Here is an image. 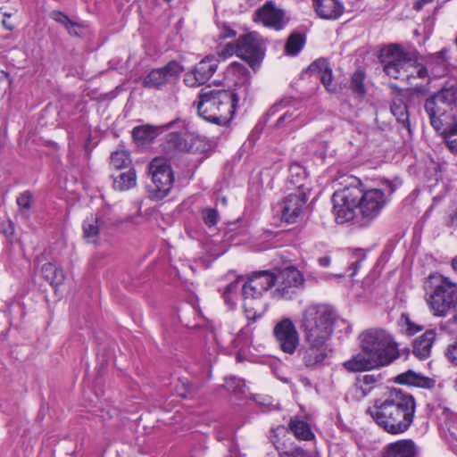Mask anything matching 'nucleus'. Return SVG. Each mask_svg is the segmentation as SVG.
I'll list each match as a JSON object with an SVG mask.
<instances>
[{
    "label": "nucleus",
    "instance_id": "f257e3e1",
    "mask_svg": "<svg viewBox=\"0 0 457 457\" xmlns=\"http://www.w3.org/2000/svg\"><path fill=\"white\" fill-rule=\"evenodd\" d=\"M377 425L390 435L405 433L412 425L416 401L413 395L398 388L388 391L384 399H378L367 410Z\"/></svg>",
    "mask_w": 457,
    "mask_h": 457
},
{
    "label": "nucleus",
    "instance_id": "f03ea898",
    "mask_svg": "<svg viewBox=\"0 0 457 457\" xmlns=\"http://www.w3.org/2000/svg\"><path fill=\"white\" fill-rule=\"evenodd\" d=\"M237 103V94L233 90L205 87L200 91L198 100L194 104L198 115L204 120L228 126L234 117Z\"/></svg>",
    "mask_w": 457,
    "mask_h": 457
},
{
    "label": "nucleus",
    "instance_id": "7ed1b4c3",
    "mask_svg": "<svg viewBox=\"0 0 457 457\" xmlns=\"http://www.w3.org/2000/svg\"><path fill=\"white\" fill-rule=\"evenodd\" d=\"M275 285L276 274L270 270L254 271L243 284V306L247 320L255 321L262 317L267 309L262 297Z\"/></svg>",
    "mask_w": 457,
    "mask_h": 457
},
{
    "label": "nucleus",
    "instance_id": "20e7f679",
    "mask_svg": "<svg viewBox=\"0 0 457 457\" xmlns=\"http://www.w3.org/2000/svg\"><path fill=\"white\" fill-rule=\"evenodd\" d=\"M337 319V311L331 304L314 303L307 305L301 324L304 339L328 342Z\"/></svg>",
    "mask_w": 457,
    "mask_h": 457
},
{
    "label": "nucleus",
    "instance_id": "39448f33",
    "mask_svg": "<svg viewBox=\"0 0 457 457\" xmlns=\"http://www.w3.org/2000/svg\"><path fill=\"white\" fill-rule=\"evenodd\" d=\"M360 346L381 367L389 365L399 357L397 344L388 332L381 328H371L361 333Z\"/></svg>",
    "mask_w": 457,
    "mask_h": 457
},
{
    "label": "nucleus",
    "instance_id": "423d86ee",
    "mask_svg": "<svg viewBox=\"0 0 457 457\" xmlns=\"http://www.w3.org/2000/svg\"><path fill=\"white\" fill-rule=\"evenodd\" d=\"M427 303L436 317H446L457 307V284L444 276L430 277Z\"/></svg>",
    "mask_w": 457,
    "mask_h": 457
},
{
    "label": "nucleus",
    "instance_id": "0eeeda50",
    "mask_svg": "<svg viewBox=\"0 0 457 457\" xmlns=\"http://www.w3.org/2000/svg\"><path fill=\"white\" fill-rule=\"evenodd\" d=\"M379 60L386 74L395 79L413 76L411 67L416 63V54L404 51L398 44L387 46L381 51Z\"/></svg>",
    "mask_w": 457,
    "mask_h": 457
},
{
    "label": "nucleus",
    "instance_id": "6e6552de",
    "mask_svg": "<svg viewBox=\"0 0 457 457\" xmlns=\"http://www.w3.org/2000/svg\"><path fill=\"white\" fill-rule=\"evenodd\" d=\"M457 103V87H443L428 97L424 104V109L429 117L431 126L440 131L443 127L442 117L445 116L452 106Z\"/></svg>",
    "mask_w": 457,
    "mask_h": 457
},
{
    "label": "nucleus",
    "instance_id": "1a4fd4ad",
    "mask_svg": "<svg viewBox=\"0 0 457 457\" xmlns=\"http://www.w3.org/2000/svg\"><path fill=\"white\" fill-rule=\"evenodd\" d=\"M152 185H149L151 198L162 200L168 195L174 183V173L169 161L156 157L149 163Z\"/></svg>",
    "mask_w": 457,
    "mask_h": 457
},
{
    "label": "nucleus",
    "instance_id": "9d476101",
    "mask_svg": "<svg viewBox=\"0 0 457 457\" xmlns=\"http://www.w3.org/2000/svg\"><path fill=\"white\" fill-rule=\"evenodd\" d=\"M361 196L357 208L361 216V226L369 227L379 217L389 203V197L380 188L365 189Z\"/></svg>",
    "mask_w": 457,
    "mask_h": 457
},
{
    "label": "nucleus",
    "instance_id": "9b49d317",
    "mask_svg": "<svg viewBox=\"0 0 457 457\" xmlns=\"http://www.w3.org/2000/svg\"><path fill=\"white\" fill-rule=\"evenodd\" d=\"M265 50L263 39L255 31L245 33L237 38V57L246 62L253 70L263 60Z\"/></svg>",
    "mask_w": 457,
    "mask_h": 457
},
{
    "label": "nucleus",
    "instance_id": "f8f14e48",
    "mask_svg": "<svg viewBox=\"0 0 457 457\" xmlns=\"http://www.w3.org/2000/svg\"><path fill=\"white\" fill-rule=\"evenodd\" d=\"M276 274L277 288L272 292L276 299L290 300L303 288V274L293 266H287Z\"/></svg>",
    "mask_w": 457,
    "mask_h": 457
},
{
    "label": "nucleus",
    "instance_id": "ddd939ff",
    "mask_svg": "<svg viewBox=\"0 0 457 457\" xmlns=\"http://www.w3.org/2000/svg\"><path fill=\"white\" fill-rule=\"evenodd\" d=\"M272 334L278 347L284 353L292 355L300 345L299 333L289 318H284L276 323Z\"/></svg>",
    "mask_w": 457,
    "mask_h": 457
},
{
    "label": "nucleus",
    "instance_id": "4468645a",
    "mask_svg": "<svg viewBox=\"0 0 457 457\" xmlns=\"http://www.w3.org/2000/svg\"><path fill=\"white\" fill-rule=\"evenodd\" d=\"M165 131L171 130L166 136L167 144L178 152L188 153L193 150V135L190 134L188 123L180 118L164 124Z\"/></svg>",
    "mask_w": 457,
    "mask_h": 457
},
{
    "label": "nucleus",
    "instance_id": "2eb2a0df",
    "mask_svg": "<svg viewBox=\"0 0 457 457\" xmlns=\"http://www.w3.org/2000/svg\"><path fill=\"white\" fill-rule=\"evenodd\" d=\"M183 66L176 61L169 62L165 66L153 69L143 79V86L145 88L162 89L167 84L178 80Z\"/></svg>",
    "mask_w": 457,
    "mask_h": 457
},
{
    "label": "nucleus",
    "instance_id": "dca6fc26",
    "mask_svg": "<svg viewBox=\"0 0 457 457\" xmlns=\"http://www.w3.org/2000/svg\"><path fill=\"white\" fill-rule=\"evenodd\" d=\"M304 340L308 346L298 351V355L304 367L309 370H317L326 365V361L331 353L328 342Z\"/></svg>",
    "mask_w": 457,
    "mask_h": 457
},
{
    "label": "nucleus",
    "instance_id": "f3484780",
    "mask_svg": "<svg viewBox=\"0 0 457 457\" xmlns=\"http://www.w3.org/2000/svg\"><path fill=\"white\" fill-rule=\"evenodd\" d=\"M219 59L214 55H206L184 75L186 86L197 87L205 84L216 72Z\"/></svg>",
    "mask_w": 457,
    "mask_h": 457
},
{
    "label": "nucleus",
    "instance_id": "a211bd4d",
    "mask_svg": "<svg viewBox=\"0 0 457 457\" xmlns=\"http://www.w3.org/2000/svg\"><path fill=\"white\" fill-rule=\"evenodd\" d=\"M253 21L277 31L282 30L289 22L284 9L278 8L273 1H267L256 9Z\"/></svg>",
    "mask_w": 457,
    "mask_h": 457
},
{
    "label": "nucleus",
    "instance_id": "6ab92c4d",
    "mask_svg": "<svg viewBox=\"0 0 457 457\" xmlns=\"http://www.w3.org/2000/svg\"><path fill=\"white\" fill-rule=\"evenodd\" d=\"M392 103L390 105L391 113L396 118L398 123L406 129L409 134H411L410 123V114L407 107L408 96L407 93L398 86L392 84Z\"/></svg>",
    "mask_w": 457,
    "mask_h": 457
},
{
    "label": "nucleus",
    "instance_id": "aec40b11",
    "mask_svg": "<svg viewBox=\"0 0 457 457\" xmlns=\"http://www.w3.org/2000/svg\"><path fill=\"white\" fill-rule=\"evenodd\" d=\"M307 202L305 191H296L287 195L281 206L282 220L287 223H295L302 213Z\"/></svg>",
    "mask_w": 457,
    "mask_h": 457
},
{
    "label": "nucleus",
    "instance_id": "412c9836",
    "mask_svg": "<svg viewBox=\"0 0 457 457\" xmlns=\"http://www.w3.org/2000/svg\"><path fill=\"white\" fill-rule=\"evenodd\" d=\"M365 189L361 181L354 178L352 179L351 183L334 192L332 202L344 203L345 204L358 207L361 198L362 197L361 195H363Z\"/></svg>",
    "mask_w": 457,
    "mask_h": 457
},
{
    "label": "nucleus",
    "instance_id": "4be33fe9",
    "mask_svg": "<svg viewBox=\"0 0 457 457\" xmlns=\"http://www.w3.org/2000/svg\"><path fill=\"white\" fill-rule=\"evenodd\" d=\"M317 16L322 20L337 21L345 12L341 0H312Z\"/></svg>",
    "mask_w": 457,
    "mask_h": 457
},
{
    "label": "nucleus",
    "instance_id": "5701e85b",
    "mask_svg": "<svg viewBox=\"0 0 457 457\" xmlns=\"http://www.w3.org/2000/svg\"><path fill=\"white\" fill-rule=\"evenodd\" d=\"M382 375L366 374L356 377L353 386V398L361 401L368 396L370 392L381 382Z\"/></svg>",
    "mask_w": 457,
    "mask_h": 457
},
{
    "label": "nucleus",
    "instance_id": "b1692460",
    "mask_svg": "<svg viewBox=\"0 0 457 457\" xmlns=\"http://www.w3.org/2000/svg\"><path fill=\"white\" fill-rule=\"evenodd\" d=\"M417 446L411 439L390 443L382 451V457H417Z\"/></svg>",
    "mask_w": 457,
    "mask_h": 457
},
{
    "label": "nucleus",
    "instance_id": "393cba45",
    "mask_svg": "<svg viewBox=\"0 0 457 457\" xmlns=\"http://www.w3.org/2000/svg\"><path fill=\"white\" fill-rule=\"evenodd\" d=\"M342 367L348 372L357 373L371 370L381 367L373 358L364 352L354 354L351 359L345 361Z\"/></svg>",
    "mask_w": 457,
    "mask_h": 457
},
{
    "label": "nucleus",
    "instance_id": "a878e982",
    "mask_svg": "<svg viewBox=\"0 0 457 457\" xmlns=\"http://www.w3.org/2000/svg\"><path fill=\"white\" fill-rule=\"evenodd\" d=\"M307 71L312 73V75L316 79H320L324 87L328 91L335 90V87L332 85V69L330 68L329 63L326 59L319 58L315 60L309 65Z\"/></svg>",
    "mask_w": 457,
    "mask_h": 457
},
{
    "label": "nucleus",
    "instance_id": "bb28decb",
    "mask_svg": "<svg viewBox=\"0 0 457 457\" xmlns=\"http://www.w3.org/2000/svg\"><path fill=\"white\" fill-rule=\"evenodd\" d=\"M436 333L435 329H428L413 341L412 353L420 360H426L430 356L431 348L436 341Z\"/></svg>",
    "mask_w": 457,
    "mask_h": 457
},
{
    "label": "nucleus",
    "instance_id": "cd10ccee",
    "mask_svg": "<svg viewBox=\"0 0 457 457\" xmlns=\"http://www.w3.org/2000/svg\"><path fill=\"white\" fill-rule=\"evenodd\" d=\"M395 381L401 385L413 386L426 389L434 387L436 384V381L433 378L416 373L411 370L397 375Z\"/></svg>",
    "mask_w": 457,
    "mask_h": 457
},
{
    "label": "nucleus",
    "instance_id": "c85d7f7f",
    "mask_svg": "<svg viewBox=\"0 0 457 457\" xmlns=\"http://www.w3.org/2000/svg\"><path fill=\"white\" fill-rule=\"evenodd\" d=\"M165 131L164 124L154 126L150 124L136 126L132 129L133 139L142 145L153 142L159 135Z\"/></svg>",
    "mask_w": 457,
    "mask_h": 457
},
{
    "label": "nucleus",
    "instance_id": "c756f323",
    "mask_svg": "<svg viewBox=\"0 0 457 457\" xmlns=\"http://www.w3.org/2000/svg\"><path fill=\"white\" fill-rule=\"evenodd\" d=\"M288 172L287 181L296 188V191H310V187L306 186L308 173L303 166L294 162L290 165Z\"/></svg>",
    "mask_w": 457,
    "mask_h": 457
},
{
    "label": "nucleus",
    "instance_id": "7c9ffc66",
    "mask_svg": "<svg viewBox=\"0 0 457 457\" xmlns=\"http://www.w3.org/2000/svg\"><path fill=\"white\" fill-rule=\"evenodd\" d=\"M288 426L292 433L299 440L310 441L315 436L310 425L298 417L292 418Z\"/></svg>",
    "mask_w": 457,
    "mask_h": 457
},
{
    "label": "nucleus",
    "instance_id": "2f4dec72",
    "mask_svg": "<svg viewBox=\"0 0 457 457\" xmlns=\"http://www.w3.org/2000/svg\"><path fill=\"white\" fill-rule=\"evenodd\" d=\"M305 43L306 36L303 33L294 31L288 36L284 51L287 55L295 56L302 51Z\"/></svg>",
    "mask_w": 457,
    "mask_h": 457
},
{
    "label": "nucleus",
    "instance_id": "473e14b6",
    "mask_svg": "<svg viewBox=\"0 0 457 457\" xmlns=\"http://www.w3.org/2000/svg\"><path fill=\"white\" fill-rule=\"evenodd\" d=\"M83 237L87 243H96L100 231H102L101 225H99L96 217L94 214L87 217L82 224Z\"/></svg>",
    "mask_w": 457,
    "mask_h": 457
},
{
    "label": "nucleus",
    "instance_id": "72a5a7b5",
    "mask_svg": "<svg viewBox=\"0 0 457 457\" xmlns=\"http://www.w3.org/2000/svg\"><path fill=\"white\" fill-rule=\"evenodd\" d=\"M44 278L50 282L53 287L59 286L63 283L65 274L61 268L56 267L52 262L45 263L41 268Z\"/></svg>",
    "mask_w": 457,
    "mask_h": 457
},
{
    "label": "nucleus",
    "instance_id": "f704fd0d",
    "mask_svg": "<svg viewBox=\"0 0 457 457\" xmlns=\"http://www.w3.org/2000/svg\"><path fill=\"white\" fill-rule=\"evenodd\" d=\"M137 184V175L133 169L120 172L118 176L113 177V187L120 191L129 190Z\"/></svg>",
    "mask_w": 457,
    "mask_h": 457
},
{
    "label": "nucleus",
    "instance_id": "c9c22d12",
    "mask_svg": "<svg viewBox=\"0 0 457 457\" xmlns=\"http://www.w3.org/2000/svg\"><path fill=\"white\" fill-rule=\"evenodd\" d=\"M333 212L337 223L344 224L354 218L357 206L345 204L344 203H333Z\"/></svg>",
    "mask_w": 457,
    "mask_h": 457
},
{
    "label": "nucleus",
    "instance_id": "e433bc0d",
    "mask_svg": "<svg viewBox=\"0 0 457 457\" xmlns=\"http://www.w3.org/2000/svg\"><path fill=\"white\" fill-rule=\"evenodd\" d=\"M224 387L230 395H233L237 398L244 396L246 391L245 381L236 376L226 377Z\"/></svg>",
    "mask_w": 457,
    "mask_h": 457
},
{
    "label": "nucleus",
    "instance_id": "4c0bfd02",
    "mask_svg": "<svg viewBox=\"0 0 457 457\" xmlns=\"http://www.w3.org/2000/svg\"><path fill=\"white\" fill-rule=\"evenodd\" d=\"M239 282L240 281L238 278L235 279L234 281L228 284L222 291V298L224 303L230 310L234 309L237 305Z\"/></svg>",
    "mask_w": 457,
    "mask_h": 457
},
{
    "label": "nucleus",
    "instance_id": "58836bf2",
    "mask_svg": "<svg viewBox=\"0 0 457 457\" xmlns=\"http://www.w3.org/2000/svg\"><path fill=\"white\" fill-rule=\"evenodd\" d=\"M96 217L102 231L116 227L120 221L109 208L103 209L94 215Z\"/></svg>",
    "mask_w": 457,
    "mask_h": 457
},
{
    "label": "nucleus",
    "instance_id": "ea45409f",
    "mask_svg": "<svg viewBox=\"0 0 457 457\" xmlns=\"http://www.w3.org/2000/svg\"><path fill=\"white\" fill-rule=\"evenodd\" d=\"M365 78V72L361 69L355 71L351 77L350 88L360 97H363L366 94L364 85Z\"/></svg>",
    "mask_w": 457,
    "mask_h": 457
},
{
    "label": "nucleus",
    "instance_id": "a19ab883",
    "mask_svg": "<svg viewBox=\"0 0 457 457\" xmlns=\"http://www.w3.org/2000/svg\"><path fill=\"white\" fill-rule=\"evenodd\" d=\"M398 322L401 331L407 336H413L422 330V327L412 322L407 313H402Z\"/></svg>",
    "mask_w": 457,
    "mask_h": 457
},
{
    "label": "nucleus",
    "instance_id": "79ce46f5",
    "mask_svg": "<svg viewBox=\"0 0 457 457\" xmlns=\"http://www.w3.org/2000/svg\"><path fill=\"white\" fill-rule=\"evenodd\" d=\"M366 259V253L363 249L356 248L352 250V261L349 264V270H352L350 273V277H354L360 267L361 262Z\"/></svg>",
    "mask_w": 457,
    "mask_h": 457
},
{
    "label": "nucleus",
    "instance_id": "37998d69",
    "mask_svg": "<svg viewBox=\"0 0 457 457\" xmlns=\"http://www.w3.org/2000/svg\"><path fill=\"white\" fill-rule=\"evenodd\" d=\"M33 195L30 191H24L16 199L21 215L29 217V212L32 206Z\"/></svg>",
    "mask_w": 457,
    "mask_h": 457
},
{
    "label": "nucleus",
    "instance_id": "c03bdc74",
    "mask_svg": "<svg viewBox=\"0 0 457 457\" xmlns=\"http://www.w3.org/2000/svg\"><path fill=\"white\" fill-rule=\"evenodd\" d=\"M299 115H294V112H286L281 115L276 121L275 126L277 128L281 127L284 124L291 125V129L299 128L303 125V121H298Z\"/></svg>",
    "mask_w": 457,
    "mask_h": 457
},
{
    "label": "nucleus",
    "instance_id": "a18cd8bd",
    "mask_svg": "<svg viewBox=\"0 0 457 457\" xmlns=\"http://www.w3.org/2000/svg\"><path fill=\"white\" fill-rule=\"evenodd\" d=\"M129 163V159L126 152L115 151L112 154L110 158V165L116 169L121 170Z\"/></svg>",
    "mask_w": 457,
    "mask_h": 457
},
{
    "label": "nucleus",
    "instance_id": "49530a36",
    "mask_svg": "<svg viewBox=\"0 0 457 457\" xmlns=\"http://www.w3.org/2000/svg\"><path fill=\"white\" fill-rule=\"evenodd\" d=\"M217 54L222 60H226L231 57L233 54L237 56V42H228L224 46H217Z\"/></svg>",
    "mask_w": 457,
    "mask_h": 457
},
{
    "label": "nucleus",
    "instance_id": "de8ad7c7",
    "mask_svg": "<svg viewBox=\"0 0 457 457\" xmlns=\"http://www.w3.org/2000/svg\"><path fill=\"white\" fill-rule=\"evenodd\" d=\"M202 219L206 226H215L220 219L218 211L215 208H204L201 212Z\"/></svg>",
    "mask_w": 457,
    "mask_h": 457
},
{
    "label": "nucleus",
    "instance_id": "09e8293b",
    "mask_svg": "<svg viewBox=\"0 0 457 457\" xmlns=\"http://www.w3.org/2000/svg\"><path fill=\"white\" fill-rule=\"evenodd\" d=\"M230 71L233 73L237 74L238 77L243 79L244 84H247V85L250 84V79H251L250 71L243 64L235 62L230 64Z\"/></svg>",
    "mask_w": 457,
    "mask_h": 457
},
{
    "label": "nucleus",
    "instance_id": "8fccbe9b",
    "mask_svg": "<svg viewBox=\"0 0 457 457\" xmlns=\"http://www.w3.org/2000/svg\"><path fill=\"white\" fill-rule=\"evenodd\" d=\"M445 142L452 152L457 153V123L446 135Z\"/></svg>",
    "mask_w": 457,
    "mask_h": 457
},
{
    "label": "nucleus",
    "instance_id": "3c124183",
    "mask_svg": "<svg viewBox=\"0 0 457 457\" xmlns=\"http://www.w3.org/2000/svg\"><path fill=\"white\" fill-rule=\"evenodd\" d=\"M404 91L407 93L408 99H410L414 95L420 96H426L429 91V87L428 85H416L414 87Z\"/></svg>",
    "mask_w": 457,
    "mask_h": 457
},
{
    "label": "nucleus",
    "instance_id": "603ef678",
    "mask_svg": "<svg viewBox=\"0 0 457 457\" xmlns=\"http://www.w3.org/2000/svg\"><path fill=\"white\" fill-rule=\"evenodd\" d=\"M252 337V329L249 327V324L240 329V331L237 334V341H239L242 343L243 345H245L248 344L250 338Z\"/></svg>",
    "mask_w": 457,
    "mask_h": 457
},
{
    "label": "nucleus",
    "instance_id": "864d4df0",
    "mask_svg": "<svg viewBox=\"0 0 457 457\" xmlns=\"http://www.w3.org/2000/svg\"><path fill=\"white\" fill-rule=\"evenodd\" d=\"M237 36V31L230 28L229 25L223 23L220 27L219 37L221 39L232 38Z\"/></svg>",
    "mask_w": 457,
    "mask_h": 457
},
{
    "label": "nucleus",
    "instance_id": "5fc2aeb1",
    "mask_svg": "<svg viewBox=\"0 0 457 457\" xmlns=\"http://www.w3.org/2000/svg\"><path fill=\"white\" fill-rule=\"evenodd\" d=\"M49 16L52 20L63 25L64 27H66V25L71 21L65 13L60 11H53Z\"/></svg>",
    "mask_w": 457,
    "mask_h": 457
},
{
    "label": "nucleus",
    "instance_id": "6e6d98bb",
    "mask_svg": "<svg viewBox=\"0 0 457 457\" xmlns=\"http://www.w3.org/2000/svg\"><path fill=\"white\" fill-rule=\"evenodd\" d=\"M304 453L303 448L291 445L287 452L281 453V457H303Z\"/></svg>",
    "mask_w": 457,
    "mask_h": 457
},
{
    "label": "nucleus",
    "instance_id": "4d7b16f0",
    "mask_svg": "<svg viewBox=\"0 0 457 457\" xmlns=\"http://www.w3.org/2000/svg\"><path fill=\"white\" fill-rule=\"evenodd\" d=\"M401 185V181L398 179H395L394 181L391 180H386L384 182L385 189H383L386 192V195L391 198L392 194L397 189V187Z\"/></svg>",
    "mask_w": 457,
    "mask_h": 457
},
{
    "label": "nucleus",
    "instance_id": "13d9d810",
    "mask_svg": "<svg viewBox=\"0 0 457 457\" xmlns=\"http://www.w3.org/2000/svg\"><path fill=\"white\" fill-rule=\"evenodd\" d=\"M291 102V98L281 99L279 102L276 103L270 108L268 115H274L278 111L280 106H287L290 104Z\"/></svg>",
    "mask_w": 457,
    "mask_h": 457
},
{
    "label": "nucleus",
    "instance_id": "bf43d9fd",
    "mask_svg": "<svg viewBox=\"0 0 457 457\" xmlns=\"http://www.w3.org/2000/svg\"><path fill=\"white\" fill-rule=\"evenodd\" d=\"M411 69H413L416 71V76L413 75L412 77H418L420 79H425V78L428 77V69L425 66L418 63L417 62L413 67H411Z\"/></svg>",
    "mask_w": 457,
    "mask_h": 457
},
{
    "label": "nucleus",
    "instance_id": "052dcab7",
    "mask_svg": "<svg viewBox=\"0 0 457 457\" xmlns=\"http://www.w3.org/2000/svg\"><path fill=\"white\" fill-rule=\"evenodd\" d=\"M65 29H67L68 33L71 35V36H79V25L73 21H71L65 27Z\"/></svg>",
    "mask_w": 457,
    "mask_h": 457
},
{
    "label": "nucleus",
    "instance_id": "680f3d73",
    "mask_svg": "<svg viewBox=\"0 0 457 457\" xmlns=\"http://www.w3.org/2000/svg\"><path fill=\"white\" fill-rule=\"evenodd\" d=\"M274 445H275L276 450L278 453L279 457H281V453L283 452H287V450H288V448L286 446V445L284 443H279L278 441L274 443Z\"/></svg>",
    "mask_w": 457,
    "mask_h": 457
},
{
    "label": "nucleus",
    "instance_id": "e2e57ef3",
    "mask_svg": "<svg viewBox=\"0 0 457 457\" xmlns=\"http://www.w3.org/2000/svg\"><path fill=\"white\" fill-rule=\"evenodd\" d=\"M331 259L329 256H323L319 258L318 262L321 267H328L330 264Z\"/></svg>",
    "mask_w": 457,
    "mask_h": 457
},
{
    "label": "nucleus",
    "instance_id": "0e129e2a",
    "mask_svg": "<svg viewBox=\"0 0 457 457\" xmlns=\"http://www.w3.org/2000/svg\"><path fill=\"white\" fill-rule=\"evenodd\" d=\"M426 4H428V3H427V2H423L422 0H417V1L414 3V6H413V8H414L416 11H420Z\"/></svg>",
    "mask_w": 457,
    "mask_h": 457
},
{
    "label": "nucleus",
    "instance_id": "69168bd1",
    "mask_svg": "<svg viewBox=\"0 0 457 457\" xmlns=\"http://www.w3.org/2000/svg\"><path fill=\"white\" fill-rule=\"evenodd\" d=\"M3 26L7 29L12 31L13 29V26L9 24L5 20L3 21Z\"/></svg>",
    "mask_w": 457,
    "mask_h": 457
},
{
    "label": "nucleus",
    "instance_id": "338daca9",
    "mask_svg": "<svg viewBox=\"0 0 457 457\" xmlns=\"http://www.w3.org/2000/svg\"><path fill=\"white\" fill-rule=\"evenodd\" d=\"M452 268L457 272V255L452 259Z\"/></svg>",
    "mask_w": 457,
    "mask_h": 457
},
{
    "label": "nucleus",
    "instance_id": "774afa93",
    "mask_svg": "<svg viewBox=\"0 0 457 457\" xmlns=\"http://www.w3.org/2000/svg\"><path fill=\"white\" fill-rule=\"evenodd\" d=\"M452 312L453 313V320L454 323L457 324V307H456L455 310H453Z\"/></svg>",
    "mask_w": 457,
    "mask_h": 457
}]
</instances>
